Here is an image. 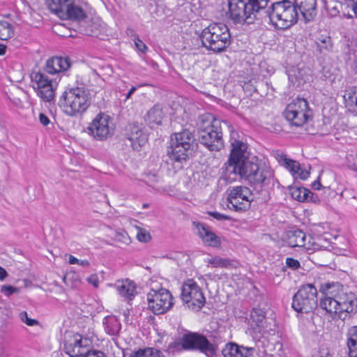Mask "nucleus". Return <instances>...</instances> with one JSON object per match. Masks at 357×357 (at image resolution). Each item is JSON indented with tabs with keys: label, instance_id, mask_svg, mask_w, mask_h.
I'll list each match as a JSON object with an SVG mask.
<instances>
[{
	"label": "nucleus",
	"instance_id": "11",
	"mask_svg": "<svg viewBox=\"0 0 357 357\" xmlns=\"http://www.w3.org/2000/svg\"><path fill=\"white\" fill-rule=\"evenodd\" d=\"M317 290L311 284L302 286L293 297V309L301 313H309L317 306Z\"/></svg>",
	"mask_w": 357,
	"mask_h": 357
},
{
	"label": "nucleus",
	"instance_id": "17",
	"mask_svg": "<svg viewBox=\"0 0 357 357\" xmlns=\"http://www.w3.org/2000/svg\"><path fill=\"white\" fill-rule=\"evenodd\" d=\"M125 137L134 150H139L148 142V135L144 127L137 123L128 124L126 126Z\"/></svg>",
	"mask_w": 357,
	"mask_h": 357
},
{
	"label": "nucleus",
	"instance_id": "24",
	"mask_svg": "<svg viewBox=\"0 0 357 357\" xmlns=\"http://www.w3.org/2000/svg\"><path fill=\"white\" fill-rule=\"evenodd\" d=\"M115 287L119 294L125 300L131 301L135 297L136 287L134 282L128 280L119 281L116 283Z\"/></svg>",
	"mask_w": 357,
	"mask_h": 357
},
{
	"label": "nucleus",
	"instance_id": "39",
	"mask_svg": "<svg viewBox=\"0 0 357 357\" xmlns=\"http://www.w3.org/2000/svg\"><path fill=\"white\" fill-rule=\"evenodd\" d=\"M151 354V348L139 349L136 351H132L128 357H149Z\"/></svg>",
	"mask_w": 357,
	"mask_h": 357
},
{
	"label": "nucleus",
	"instance_id": "41",
	"mask_svg": "<svg viewBox=\"0 0 357 357\" xmlns=\"http://www.w3.org/2000/svg\"><path fill=\"white\" fill-rule=\"evenodd\" d=\"M20 318L22 322L25 323L26 325L29 326L39 325V321L36 319L29 318L28 317L27 312L25 311H23L20 313Z\"/></svg>",
	"mask_w": 357,
	"mask_h": 357
},
{
	"label": "nucleus",
	"instance_id": "30",
	"mask_svg": "<svg viewBox=\"0 0 357 357\" xmlns=\"http://www.w3.org/2000/svg\"><path fill=\"white\" fill-rule=\"evenodd\" d=\"M346 106L349 110L357 112V86L348 89L344 96Z\"/></svg>",
	"mask_w": 357,
	"mask_h": 357
},
{
	"label": "nucleus",
	"instance_id": "16",
	"mask_svg": "<svg viewBox=\"0 0 357 357\" xmlns=\"http://www.w3.org/2000/svg\"><path fill=\"white\" fill-rule=\"evenodd\" d=\"M171 293L163 288L151 289L147 294L148 307L155 314H161L169 310L173 305Z\"/></svg>",
	"mask_w": 357,
	"mask_h": 357
},
{
	"label": "nucleus",
	"instance_id": "1",
	"mask_svg": "<svg viewBox=\"0 0 357 357\" xmlns=\"http://www.w3.org/2000/svg\"><path fill=\"white\" fill-rule=\"evenodd\" d=\"M319 305L327 313L344 321L357 313V296L338 282L328 284L323 290Z\"/></svg>",
	"mask_w": 357,
	"mask_h": 357
},
{
	"label": "nucleus",
	"instance_id": "44",
	"mask_svg": "<svg viewBox=\"0 0 357 357\" xmlns=\"http://www.w3.org/2000/svg\"><path fill=\"white\" fill-rule=\"evenodd\" d=\"M286 265L287 267L291 268L292 270H296L301 266L298 260L291 257H288L286 259Z\"/></svg>",
	"mask_w": 357,
	"mask_h": 357
},
{
	"label": "nucleus",
	"instance_id": "38",
	"mask_svg": "<svg viewBox=\"0 0 357 357\" xmlns=\"http://www.w3.org/2000/svg\"><path fill=\"white\" fill-rule=\"evenodd\" d=\"M114 240L123 245H128L131 242V239L129 237L128 233L125 231H116L114 236Z\"/></svg>",
	"mask_w": 357,
	"mask_h": 357
},
{
	"label": "nucleus",
	"instance_id": "40",
	"mask_svg": "<svg viewBox=\"0 0 357 357\" xmlns=\"http://www.w3.org/2000/svg\"><path fill=\"white\" fill-rule=\"evenodd\" d=\"M20 289L11 285L4 284L1 287V292L6 296L9 297L14 294H18Z\"/></svg>",
	"mask_w": 357,
	"mask_h": 357
},
{
	"label": "nucleus",
	"instance_id": "54",
	"mask_svg": "<svg viewBox=\"0 0 357 357\" xmlns=\"http://www.w3.org/2000/svg\"><path fill=\"white\" fill-rule=\"evenodd\" d=\"M79 263V259H77L73 255H70L69 257V264H77Z\"/></svg>",
	"mask_w": 357,
	"mask_h": 357
},
{
	"label": "nucleus",
	"instance_id": "56",
	"mask_svg": "<svg viewBox=\"0 0 357 357\" xmlns=\"http://www.w3.org/2000/svg\"><path fill=\"white\" fill-rule=\"evenodd\" d=\"M321 184L319 181H315L312 183V188L315 190H319L321 188Z\"/></svg>",
	"mask_w": 357,
	"mask_h": 357
},
{
	"label": "nucleus",
	"instance_id": "57",
	"mask_svg": "<svg viewBox=\"0 0 357 357\" xmlns=\"http://www.w3.org/2000/svg\"><path fill=\"white\" fill-rule=\"evenodd\" d=\"M136 91V87L135 86H132L130 90L128 92V93L126 94V99H128L130 98V96H132V94Z\"/></svg>",
	"mask_w": 357,
	"mask_h": 357
},
{
	"label": "nucleus",
	"instance_id": "14",
	"mask_svg": "<svg viewBox=\"0 0 357 357\" xmlns=\"http://www.w3.org/2000/svg\"><path fill=\"white\" fill-rule=\"evenodd\" d=\"M89 134L96 140L104 141L112 137L114 126L109 115L100 113L93 119L88 127Z\"/></svg>",
	"mask_w": 357,
	"mask_h": 357
},
{
	"label": "nucleus",
	"instance_id": "50",
	"mask_svg": "<svg viewBox=\"0 0 357 357\" xmlns=\"http://www.w3.org/2000/svg\"><path fill=\"white\" fill-rule=\"evenodd\" d=\"M39 120L40 123L43 126H47L50 123L49 118L43 113L40 114Z\"/></svg>",
	"mask_w": 357,
	"mask_h": 357
},
{
	"label": "nucleus",
	"instance_id": "3",
	"mask_svg": "<svg viewBox=\"0 0 357 357\" xmlns=\"http://www.w3.org/2000/svg\"><path fill=\"white\" fill-rule=\"evenodd\" d=\"M232 174L238 175L245 180L254 190L259 192L264 186L273 182V172L270 167L262 162L249 160L243 163Z\"/></svg>",
	"mask_w": 357,
	"mask_h": 357
},
{
	"label": "nucleus",
	"instance_id": "7",
	"mask_svg": "<svg viewBox=\"0 0 357 357\" xmlns=\"http://www.w3.org/2000/svg\"><path fill=\"white\" fill-rule=\"evenodd\" d=\"M262 17L268 20L278 29H286L297 22L298 13L293 2L282 0L273 2L266 8Z\"/></svg>",
	"mask_w": 357,
	"mask_h": 357
},
{
	"label": "nucleus",
	"instance_id": "8",
	"mask_svg": "<svg viewBox=\"0 0 357 357\" xmlns=\"http://www.w3.org/2000/svg\"><path fill=\"white\" fill-rule=\"evenodd\" d=\"M59 104L67 115L70 116L82 115L91 104V92L84 86L68 88L63 93Z\"/></svg>",
	"mask_w": 357,
	"mask_h": 357
},
{
	"label": "nucleus",
	"instance_id": "28",
	"mask_svg": "<svg viewBox=\"0 0 357 357\" xmlns=\"http://www.w3.org/2000/svg\"><path fill=\"white\" fill-rule=\"evenodd\" d=\"M347 337L349 357H357V325L349 328Z\"/></svg>",
	"mask_w": 357,
	"mask_h": 357
},
{
	"label": "nucleus",
	"instance_id": "18",
	"mask_svg": "<svg viewBox=\"0 0 357 357\" xmlns=\"http://www.w3.org/2000/svg\"><path fill=\"white\" fill-rule=\"evenodd\" d=\"M84 342H87L85 339L83 340L82 338H76L73 342L67 343L65 344V349L67 354L71 357H107L105 353L101 351H84V347L86 346Z\"/></svg>",
	"mask_w": 357,
	"mask_h": 357
},
{
	"label": "nucleus",
	"instance_id": "60",
	"mask_svg": "<svg viewBox=\"0 0 357 357\" xmlns=\"http://www.w3.org/2000/svg\"><path fill=\"white\" fill-rule=\"evenodd\" d=\"M353 10L354 12L355 16L357 17V1L354 3L353 6Z\"/></svg>",
	"mask_w": 357,
	"mask_h": 357
},
{
	"label": "nucleus",
	"instance_id": "31",
	"mask_svg": "<svg viewBox=\"0 0 357 357\" xmlns=\"http://www.w3.org/2000/svg\"><path fill=\"white\" fill-rule=\"evenodd\" d=\"M70 1V0H50L48 6L52 13L61 18Z\"/></svg>",
	"mask_w": 357,
	"mask_h": 357
},
{
	"label": "nucleus",
	"instance_id": "36",
	"mask_svg": "<svg viewBox=\"0 0 357 357\" xmlns=\"http://www.w3.org/2000/svg\"><path fill=\"white\" fill-rule=\"evenodd\" d=\"M207 263L208 266L211 265L213 268H227L231 265L229 260L219 257L208 259Z\"/></svg>",
	"mask_w": 357,
	"mask_h": 357
},
{
	"label": "nucleus",
	"instance_id": "52",
	"mask_svg": "<svg viewBox=\"0 0 357 357\" xmlns=\"http://www.w3.org/2000/svg\"><path fill=\"white\" fill-rule=\"evenodd\" d=\"M126 33H127L128 36H129L131 38H132V39L136 38V37H138V36L137 35V33H135L134 29H132L131 28L127 29Z\"/></svg>",
	"mask_w": 357,
	"mask_h": 357
},
{
	"label": "nucleus",
	"instance_id": "62",
	"mask_svg": "<svg viewBox=\"0 0 357 357\" xmlns=\"http://www.w3.org/2000/svg\"><path fill=\"white\" fill-rule=\"evenodd\" d=\"M353 199H357V196H354V197H353Z\"/></svg>",
	"mask_w": 357,
	"mask_h": 357
},
{
	"label": "nucleus",
	"instance_id": "48",
	"mask_svg": "<svg viewBox=\"0 0 357 357\" xmlns=\"http://www.w3.org/2000/svg\"><path fill=\"white\" fill-rule=\"evenodd\" d=\"M310 173L305 169H301L299 171L298 174H296L295 176L299 177L302 180H305L308 178Z\"/></svg>",
	"mask_w": 357,
	"mask_h": 357
},
{
	"label": "nucleus",
	"instance_id": "45",
	"mask_svg": "<svg viewBox=\"0 0 357 357\" xmlns=\"http://www.w3.org/2000/svg\"><path fill=\"white\" fill-rule=\"evenodd\" d=\"M133 41L135 43V45L137 49L139 51H140L143 53L146 52V51L147 50V46L145 45V43L142 40H141L139 38V37H136V38H133Z\"/></svg>",
	"mask_w": 357,
	"mask_h": 357
},
{
	"label": "nucleus",
	"instance_id": "2",
	"mask_svg": "<svg viewBox=\"0 0 357 357\" xmlns=\"http://www.w3.org/2000/svg\"><path fill=\"white\" fill-rule=\"evenodd\" d=\"M70 66L68 58L55 56L48 59L42 69L33 70L30 77L31 82L36 84L33 89L37 95L45 102L52 100L55 96L58 75L61 71L68 70Z\"/></svg>",
	"mask_w": 357,
	"mask_h": 357
},
{
	"label": "nucleus",
	"instance_id": "29",
	"mask_svg": "<svg viewBox=\"0 0 357 357\" xmlns=\"http://www.w3.org/2000/svg\"><path fill=\"white\" fill-rule=\"evenodd\" d=\"M105 331L109 335L116 336L121 330V325L119 319L114 316H108L104 319Z\"/></svg>",
	"mask_w": 357,
	"mask_h": 357
},
{
	"label": "nucleus",
	"instance_id": "59",
	"mask_svg": "<svg viewBox=\"0 0 357 357\" xmlns=\"http://www.w3.org/2000/svg\"><path fill=\"white\" fill-rule=\"evenodd\" d=\"M352 68L354 71L357 74V57L356 58L353 63Z\"/></svg>",
	"mask_w": 357,
	"mask_h": 357
},
{
	"label": "nucleus",
	"instance_id": "9",
	"mask_svg": "<svg viewBox=\"0 0 357 357\" xmlns=\"http://www.w3.org/2000/svg\"><path fill=\"white\" fill-rule=\"evenodd\" d=\"M202 45L215 53L225 51L231 44V35L228 27L222 23H213L202 31Z\"/></svg>",
	"mask_w": 357,
	"mask_h": 357
},
{
	"label": "nucleus",
	"instance_id": "4",
	"mask_svg": "<svg viewBox=\"0 0 357 357\" xmlns=\"http://www.w3.org/2000/svg\"><path fill=\"white\" fill-rule=\"evenodd\" d=\"M269 0H229L228 17L234 24H252L264 13Z\"/></svg>",
	"mask_w": 357,
	"mask_h": 357
},
{
	"label": "nucleus",
	"instance_id": "53",
	"mask_svg": "<svg viewBox=\"0 0 357 357\" xmlns=\"http://www.w3.org/2000/svg\"><path fill=\"white\" fill-rule=\"evenodd\" d=\"M8 275L6 271L0 266V280H3Z\"/></svg>",
	"mask_w": 357,
	"mask_h": 357
},
{
	"label": "nucleus",
	"instance_id": "20",
	"mask_svg": "<svg viewBox=\"0 0 357 357\" xmlns=\"http://www.w3.org/2000/svg\"><path fill=\"white\" fill-rule=\"evenodd\" d=\"M294 5L298 8L305 22L312 21L317 14V0H295Z\"/></svg>",
	"mask_w": 357,
	"mask_h": 357
},
{
	"label": "nucleus",
	"instance_id": "42",
	"mask_svg": "<svg viewBox=\"0 0 357 357\" xmlns=\"http://www.w3.org/2000/svg\"><path fill=\"white\" fill-rule=\"evenodd\" d=\"M137 238L140 242L146 243L151 240V235L146 230L139 228L137 234Z\"/></svg>",
	"mask_w": 357,
	"mask_h": 357
},
{
	"label": "nucleus",
	"instance_id": "47",
	"mask_svg": "<svg viewBox=\"0 0 357 357\" xmlns=\"http://www.w3.org/2000/svg\"><path fill=\"white\" fill-rule=\"evenodd\" d=\"M87 281L89 283L91 284L94 287H98L99 284V280L98 276L94 274L91 275L88 278Z\"/></svg>",
	"mask_w": 357,
	"mask_h": 357
},
{
	"label": "nucleus",
	"instance_id": "25",
	"mask_svg": "<svg viewBox=\"0 0 357 357\" xmlns=\"http://www.w3.org/2000/svg\"><path fill=\"white\" fill-rule=\"evenodd\" d=\"M287 236V242L289 246L292 248L303 247L306 249L309 248V246H307L306 243L307 236L302 230L296 229L290 231Z\"/></svg>",
	"mask_w": 357,
	"mask_h": 357
},
{
	"label": "nucleus",
	"instance_id": "34",
	"mask_svg": "<svg viewBox=\"0 0 357 357\" xmlns=\"http://www.w3.org/2000/svg\"><path fill=\"white\" fill-rule=\"evenodd\" d=\"M289 193L291 197L298 202H304L307 199V193H309V190L305 188H298V187H290L289 188Z\"/></svg>",
	"mask_w": 357,
	"mask_h": 357
},
{
	"label": "nucleus",
	"instance_id": "49",
	"mask_svg": "<svg viewBox=\"0 0 357 357\" xmlns=\"http://www.w3.org/2000/svg\"><path fill=\"white\" fill-rule=\"evenodd\" d=\"M307 199L305 202H316L318 200V196L311 191L309 190V193H307Z\"/></svg>",
	"mask_w": 357,
	"mask_h": 357
},
{
	"label": "nucleus",
	"instance_id": "61",
	"mask_svg": "<svg viewBox=\"0 0 357 357\" xmlns=\"http://www.w3.org/2000/svg\"><path fill=\"white\" fill-rule=\"evenodd\" d=\"M264 314H259V317H258V321L259 322H261L263 321V319H264Z\"/></svg>",
	"mask_w": 357,
	"mask_h": 357
},
{
	"label": "nucleus",
	"instance_id": "12",
	"mask_svg": "<svg viewBox=\"0 0 357 357\" xmlns=\"http://www.w3.org/2000/svg\"><path fill=\"white\" fill-rule=\"evenodd\" d=\"M283 115L291 126L301 127L304 125L310 116L307 101L304 98L293 100L286 107Z\"/></svg>",
	"mask_w": 357,
	"mask_h": 357
},
{
	"label": "nucleus",
	"instance_id": "33",
	"mask_svg": "<svg viewBox=\"0 0 357 357\" xmlns=\"http://www.w3.org/2000/svg\"><path fill=\"white\" fill-rule=\"evenodd\" d=\"M317 51L320 54H324L330 51L332 47L331 39L329 36H321L316 40Z\"/></svg>",
	"mask_w": 357,
	"mask_h": 357
},
{
	"label": "nucleus",
	"instance_id": "21",
	"mask_svg": "<svg viewBox=\"0 0 357 357\" xmlns=\"http://www.w3.org/2000/svg\"><path fill=\"white\" fill-rule=\"evenodd\" d=\"M171 142L194 150L197 146L196 139L192 132L188 129L174 133L171 137Z\"/></svg>",
	"mask_w": 357,
	"mask_h": 357
},
{
	"label": "nucleus",
	"instance_id": "23",
	"mask_svg": "<svg viewBox=\"0 0 357 357\" xmlns=\"http://www.w3.org/2000/svg\"><path fill=\"white\" fill-rule=\"evenodd\" d=\"M192 149L186 147L183 148L178 144L171 142V145L167 150V155L172 161L183 162L192 155Z\"/></svg>",
	"mask_w": 357,
	"mask_h": 357
},
{
	"label": "nucleus",
	"instance_id": "35",
	"mask_svg": "<svg viewBox=\"0 0 357 357\" xmlns=\"http://www.w3.org/2000/svg\"><path fill=\"white\" fill-rule=\"evenodd\" d=\"M14 35L12 25L6 21H0V40H7Z\"/></svg>",
	"mask_w": 357,
	"mask_h": 357
},
{
	"label": "nucleus",
	"instance_id": "5",
	"mask_svg": "<svg viewBox=\"0 0 357 357\" xmlns=\"http://www.w3.org/2000/svg\"><path fill=\"white\" fill-rule=\"evenodd\" d=\"M216 344L211 342L204 335L188 332L169 344L167 351L172 354L183 351H199L208 357H213L217 351Z\"/></svg>",
	"mask_w": 357,
	"mask_h": 357
},
{
	"label": "nucleus",
	"instance_id": "22",
	"mask_svg": "<svg viewBox=\"0 0 357 357\" xmlns=\"http://www.w3.org/2000/svg\"><path fill=\"white\" fill-rule=\"evenodd\" d=\"M255 352V348L239 346L235 343L227 344L222 353L225 357H250Z\"/></svg>",
	"mask_w": 357,
	"mask_h": 357
},
{
	"label": "nucleus",
	"instance_id": "37",
	"mask_svg": "<svg viewBox=\"0 0 357 357\" xmlns=\"http://www.w3.org/2000/svg\"><path fill=\"white\" fill-rule=\"evenodd\" d=\"M285 167L293 174L295 176L298 174L301 170L300 165L294 160L287 158L284 155L281 156Z\"/></svg>",
	"mask_w": 357,
	"mask_h": 357
},
{
	"label": "nucleus",
	"instance_id": "26",
	"mask_svg": "<svg viewBox=\"0 0 357 357\" xmlns=\"http://www.w3.org/2000/svg\"><path fill=\"white\" fill-rule=\"evenodd\" d=\"M163 116L162 107L158 105H155L148 111L145 116V121L149 127L153 128L161 124Z\"/></svg>",
	"mask_w": 357,
	"mask_h": 357
},
{
	"label": "nucleus",
	"instance_id": "10",
	"mask_svg": "<svg viewBox=\"0 0 357 357\" xmlns=\"http://www.w3.org/2000/svg\"><path fill=\"white\" fill-rule=\"evenodd\" d=\"M238 134L236 131H231V150L228 161L225 163L226 179L236 180V177L231 178L232 173L240 167L243 163L248 162V152L247 144L237 139Z\"/></svg>",
	"mask_w": 357,
	"mask_h": 357
},
{
	"label": "nucleus",
	"instance_id": "51",
	"mask_svg": "<svg viewBox=\"0 0 357 357\" xmlns=\"http://www.w3.org/2000/svg\"><path fill=\"white\" fill-rule=\"evenodd\" d=\"M149 357H165L162 351L154 348H151V354Z\"/></svg>",
	"mask_w": 357,
	"mask_h": 357
},
{
	"label": "nucleus",
	"instance_id": "6",
	"mask_svg": "<svg viewBox=\"0 0 357 357\" xmlns=\"http://www.w3.org/2000/svg\"><path fill=\"white\" fill-rule=\"evenodd\" d=\"M199 139L210 151H219L224 146L223 128L227 127L225 121L214 119L211 114L200 117Z\"/></svg>",
	"mask_w": 357,
	"mask_h": 357
},
{
	"label": "nucleus",
	"instance_id": "43",
	"mask_svg": "<svg viewBox=\"0 0 357 357\" xmlns=\"http://www.w3.org/2000/svg\"><path fill=\"white\" fill-rule=\"evenodd\" d=\"M208 213V215L210 216L213 217V218L216 219L217 220L222 221V220H231V217L230 216L225 215V214H222V213H220L219 212L210 211Z\"/></svg>",
	"mask_w": 357,
	"mask_h": 357
},
{
	"label": "nucleus",
	"instance_id": "58",
	"mask_svg": "<svg viewBox=\"0 0 357 357\" xmlns=\"http://www.w3.org/2000/svg\"><path fill=\"white\" fill-rule=\"evenodd\" d=\"M6 46L3 44H0V56L4 55L6 54Z\"/></svg>",
	"mask_w": 357,
	"mask_h": 357
},
{
	"label": "nucleus",
	"instance_id": "32",
	"mask_svg": "<svg viewBox=\"0 0 357 357\" xmlns=\"http://www.w3.org/2000/svg\"><path fill=\"white\" fill-rule=\"evenodd\" d=\"M344 0H325V8L331 17L337 16L342 8Z\"/></svg>",
	"mask_w": 357,
	"mask_h": 357
},
{
	"label": "nucleus",
	"instance_id": "13",
	"mask_svg": "<svg viewBox=\"0 0 357 357\" xmlns=\"http://www.w3.org/2000/svg\"><path fill=\"white\" fill-rule=\"evenodd\" d=\"M181 298L188 307L194 311L202 309L206 302L202 289L192 279L183 284Z\"/></svg>",
	"mask_w": 357,
	"mask_h": 357
},
{
	"label": "nucleus",
	"instance_id": "19",
	"mask_svg": "<svg viewBox=\"0 0 357 357\" xmlns=\"http://www.w3.org/2000/svg\"><path fill=\"white\" fill-rule=\"evenodd\" d=\"M193 225L197 230L198 236L206 245L212 247H219L220 245V237L213 233L209 227L197 222H193Z\"/></svg>",
	"mask_w": 357,
	"mask_h": 357
},
{
	"label": "nucleus",
	"instance_id": "15",
	"mask_svg": "<svg viewBox=\"0 0 357 357\" xmlns=\"http://www.w3.org/2000/svg\"><path fill=\"white\" fill-rule=\"evenodd\" d=\"M250 190L245 186H236L229 189L227 207L235 211H245L252 201Z\"/></svg>",
	"mask_w": 357,
	"mask_h": 357
},
{
	"label": "nucleus",
	"instance_id": "55",
	"mask_svg": "<svg viewBox=\"0 0 357 357\" xmlns=\"http://www.w3.org/2000/svg\"><path fill=\"white\" fill-rule=\"evenodd\" d=\"M77 264H79L82 266H84V267H89L90 265V263L88 260L85 259V260H79V263H78Z\"/></svg>",
	"mask_w": 357,
	"mask_h": 357
},
{
	"label": "nucleus",
	"instance_id": "46",
	"mask_svg": "<svg viewBox=\"0 0 357 357\" xmlns=\"http://www.w3.org/2000/svg\"><path fill=\"white\" fill-rule=\"evenodd\" d=\"M146 179L149 185H153L155 183L158 181L159 178L155 174H149L146 176Z\"/></svg>",
	"mask_w": 357,
	"mask_h": 357
},
{
	"label": "nucleus",
	"instance_id": "27",
	"mask_svg": "<svg viewBox=\"0 0 357 357\" xmlns=\"http://www.w3.org/2000/svg\"><path fill=\"white\" fill-rule=\"evenodd\" d=\"M86 17V13L83 8L71 0L68 5V8L64 10L62 19H69L73 20H81Z\"/></svg>",
	"mask_w": 357,
	"mask_h": 357
}]
</instances>
